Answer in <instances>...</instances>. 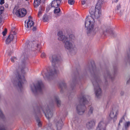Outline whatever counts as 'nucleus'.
Masks as SVG:
<instances>
[{
  "instance_id": "obj_1",
  "label": "nucleus",
  "mask_w": 130,
  "mask_h": 130,
  "mask_svg": "<svg viewBox=\"0 0 130 130\" xmlns=\"http://www.w3.org/2000/svg\"><path fill=\"white\" fill-rule=\"evenodd\" d=\"M104 0H98L95 9L91 8L89 10L91 16L87 17L85 22V26L87 28V34L88 36L94 35L98 32L99 29L98 27H94V19H98L101 16V8Z\"/></svg>"
},
{
  "instance_id": "obj_2",
  "label": "nucleus",
  "mask_w": 130,
  "mask_h": 130,
  "mask_svg": "<svg viewBox=\"0 0 130 130\" xmlns=\"http://www.w3.org/2000/svg\"><path fill=\"white\" fill-rule=\"evenodd\" d=\"M62 31H60L58 32L57 35L59 37L58 40L64 42V47L66 49L73 51L75 49V48L73 47L71 41L74 40L75 38L74 36L73 35H70L69 36V38H68L65 37L64 36L62 35Z\"/></svg>"
},
{
  "instance_id": "obj_3",
  "label": "nucleus",
  "mask_w": 130,
  "mask_h": 130,
  "mask_svg": "<svg viewBox=\"0 0 130 130\" xmlns=\"http://www.w3.org/2000/svg\"><path fill=\"white\" fill-rule=\"evenodd\" d=\"M50 59L52 62L53 67L50 70L49 72H48L47 73H45L44 71H43L42 72V74L44 78H48L50 76H52L57 73V71L56 69V68L54 66V63L57 61L56 56L55 55H51L50 57Z\"/></svg>"
},
{
  "instance_id": "obj_4",
  "label": "nucleus",
  "mask_w": 130,
  "mask_h": 130,
  "mask_svg": "<svg viewBox=\"0 0 130 130\" xmlns=\"http://www.w3.org/2000/svg\"><path fill=\"white\" fill-rule=\"evenodd\" d=\"M87 96H85V95H82V98H80V102H82V103L84 104L83 105L80 104L77 105V111L78 114L80 115H82L84 112L85 109L86 108L84 105V104H88L89 102L86 99V98Z\"/></svg>"
},
{
  "instance_id": "obj_5",
  "label": "nucleus",
  "mask_w": 130,
  "mask_h": 130,
  "mask_svg": "<svg viewBox=\"0 0 130 130\" xmlns=\"http://www.w3.org/2000/svg\"><path fill=\"white\" fill-rule=\"evenodd\" d=\"M43 87V85L41 81L38 82L36 85L32 83L31 86V89L33 92H36L37 91H40Z\"/></svg>"
},
{
  "instance_id": "obj_6",
  "label": "nucleus",
  "mask_w": 130,
  "mask_h": 130,
  "mask_svg": "<svg viewBox=\"0 0 130 130\" xmlns=\"http://www.w3.org/2000/svg\"><path fill=\"white\" fill-rule=\"evenodd\" d=\"M93 85L94 87V90L96 96L98 98L101 94V90L100 88L99 83V81L95 80L92 81Z\"/></svg>"
},
{
  "instance_id": "obj_7",
  "label": "nucleus",
  "mask_w": 130,
  "mask_h": 130,
  "mask_svg": "<svg viewBox=\"0 0 130 130\" xmlns=\"http://www.w3.org/2000/svg\"><path fill=\"white\" fill-rule=\"evenodd\" d=\"M17 77L18 78V86L20 89H21L23 85V84L26 82L24 76L22 75L21 76L19 74V73H17Z\"/></svg>"
},
{
  "instance_id": "obj_8",
  "label": "nucleus",
  "mask_w": 130,
  "mask_h": 130,
  "mask_svg": "<svg viewBox=\"0 0 130 130\" xmlns=\"http://www.w3.org/2000/svg\"><path fill=\"white\" fill-rule=\"evenodd\" d=\"M16 33L14 31H12L10 32V34L8 36V38L6 40V42L7 44H8L10 43L13 39L14 40H17V36L16 35Z\"/></svg>"
},
{
  "instance_id": "obj_9",
  "label": "nucleus",
  "mask_w": 130,
  "mask_h": 130,
  "mask_svg": "<svg viewBox=\"0 0 130 130\" xmlns=\"http://www.w3.org/2000/svg\"><path fill=\"white\" fill-rule=\"evenodd\" d=\"M27 13L26 10L24 8L20 9L17 10L15 13L16 15L19 17H24Z\"/></svg>"
},
{
  "instance_id": "obj_10",
  "label": "nucleus",
  "mask_w": 130,
  "mask_h": 130,
  "mask_svg": "<svg viewBox=\"0 0 130 130\" xmlns=\"http://www.w3.org/2000/svg\"><path fill=\"white\" fill-rule=\"evenodd\" d=\"M118 115V111L117 110H114L111 111L109 115L108 119L109 120L113 119L114 121L117 119V116Z\"/></svg>"
},
{
  "instance_id": "obj_11",
  "label": "nucleus",
  "mask_w": 130,
  "mask_h": 130,
  "mask_svg": "<svg viewBox=\"0 0 130 130\" xmlns=\"http://www.w3.org/2000/svg\"><path fill=\"white\" fill-rule=\"evenodd\" d=\"M43 111L45 113L46 117L48 120L52 117L53 114L52 111H51L48 107L47 108L45 111L43 109Z\"/></svg>"
},
{
  "instance_id": "obj_12",
  "label": "nucleus",
  "mask_w": 130,
  "mask_h": 130,
  "mask_svg": "<svg viewBox=\"0 0 130 130\" xmlns=\"http://www.w3.org/2000/svg\"><path fill=\"white\" fill-rule=\"evenodd\" d=\"M106 124L103 121H101L99 123L96 130H106Z\"/></svg>"
},
{
  "instance_id": "obj_13",
  "label": "nucleus",
  "mask_w": 130,
  "mask_h": 130,
  "mask_svg": "<svg viewBox=\"0 0 130 130\" xmlns=\"http://www.w3.org/2000/svg\"><path fill=\"white\" fill-rule=\"evenodd\" d=\"M95 125V121L92 120L89 121L87 123L86 127L88 129H91L94 127Z\"/></svg>"
},
{
  "instance_id": "obj_14",
  "label": "nucleus",
  "mask_w": 130,
  "mask_h": 130,
  "mask_svg": "<svg viewBox=\"0 0 130 130\" xmlns=\"http://www.w3.org/2000/svg\"><path fill=\"white\" fill-rule=\"evenodd\" d=\"M31 17L29 16V20L26 23H25V26L27 28H30L33 26L34 24V22L32 20Z\"/></svg>"
},
{
  "instance_id": "obj_15",
  "label": "nucleus",
  "mask_w": 130,
  "mask_h": 130,
  "mask_svg": "<svg viewBox=\"0 0 130 130\" xmlns=\"http://www.w3.org/2000/svg\"><path fill=\"white\" fill-rule=\"evenodd\" d=\"M60 3V0H56L52 2L51 4L52 7L55 8L58 7L59 6V4Z\"/></svg>"
},
{
  "instance_id": "obj_16",
  "label": "nucleus",
  "mask_w": 130,
  "mask_h": 130,
  "mask_svg": "<svg viewBox=\"0 0 130 130\" xmlns=\"http://www.w3.org/2000/svg\"><path fill=\"white\" fill-rule=\"evenodd\" d=\"M62 122L61 120L58 122L56 124V126L57 128V129L60 130L62 128Z\"/></svg>"
},
{
  "instance_id": "obj_17",
  "label": "nucleus",
  "mask_w": 130,
  "mask_h": 130,
  "mask_svg": "<svg viewBox=\"0 0 130 130\" xmlns=\"http://www.w3.org/2000/svg\"><path fill=\"white\" fill-rule=\"evenodd\" d=\"M108 33L110 34L111 35H112L114 34V32L112 31H111L110 30H107L106 29V28H105L104 29V31L103 34L106 35Z\"/></svg>"
},
{
  "instance_id": "obj_18",
  "label": "nucleus",
  "mask_w": 130,
  "mask_h": 130,
  "mask_svg": "<svg viewBox=\"0 0 130 130\" xmlns=\"http://www.w3.org/2000/svg\"><path fill=\"white\" fill-rule=\"evenodd\" d=\"M41 0H35L34 5L35 7H37L41 3Z\"/></svg>"
},
{
  "instance_id": "obj_19",
  "label": "nucleus",
  "mask_w": 130,
  "mask_h": 130,
  "mask_svg": "<svg viewBox=\"0 0 130 130\" xmlns=\"http://www.w3.org/2000/svg\"><path fill=\"white\" fill-rule=\"evenodd\" d=\"M44 7H40L39 8V11L38 12V16L39 17L41 16V14H42V12L41 11L44 10Z\"/></svg>"
},
{
  "instance_id": "obj_20",
  "label": "nucleus",
  "mask_w": 130,
  "mask_h": 130,
  "mask_svg": "<svg viewBox=\"0 0 130 130\" xmlns=\"http://www.w3.org/2000/svg\"><path fill=\"white\" fill-rule=\"evenodd\" d=\"M43 20L44 22H46L48 21V17L46 14H45L43 15Z\"/></svg>"
},
{
  "instance_id": "obj_21",
  "label": "nucleus",
  "mask_w": 130,
  "mask_h": 130,
  "mask_svg": "<svg viewBox=\"0 0 130 130\" xmlns=\"http://www.w3.org/2000/svg\"><path fill=\"white\" fill-rule=\"evenodd\" d=\"M55 101L56 102L58 106H59L60 105V101L59 100L58 98L57 97L55 98Z\"/></svg>"
},
{
  "instance_id": "obj_22",
  "label": "nucleus",
  "mask_w": 130,
  "mask_h": 130,
  "mask_svg": "<svg viewBox=\"0 0 130 130\" xmlns=\"http://www.w3.org/2000/svg\"><path fill=\"white\" fill-rule=\"evenodd\" d=\"M54 13L55 14H57L59 13L60 11V8L58 7L55 8L54 10Z\"/></svg>"
},
{
  "instance_id": "obj_23",
  "label": "nucleus",
  "mask_w": 130,
  "mask_h": 130,
  "mask_svg": "<svg viewBox=\"0 0 130 130\" xmlns=\"http://www.w3.org/2000/svg\"><path fill=\"white\" fill-rule=\"evenodd\" d=\"M121 8V6L120 4L118 5L117 6V9H116V11L117 13L120 12V9Z\"/></svg>"
},
{
  "instance_id": "obj_24",
  "label": "nucleus",
  "mask_w": 130,
  "mask_h": 130,
  "mask_svg": "<svg viewBox=\"0 0 130 130\" xmlns=\"http://www.w3.org/2000/svg\"><path fill=\"white\" fill-rule=\"evenodd\" d=\"M93 110V108L92 107H90V109H89V110L88 111V114L89 115H91L92 113Z\"/></svg>"
},
{
  "instance_id": "obj_25",
  "label": "nucleus",
  "mask_w": 130,
  "mask_h": 130,
  "mask_svg": "<svg viewBox=\"0 0 130 130\" xmlns=\"http://www.w3.org/2000/svg\"><path fill=\"white\" fill-rule=\"evenodd\" d=\"M74 0H69L68 1V3L70 5H72L74 4Z\"/></svg>"
},
{
  "instance_id": "obj_26",
  "label": "nucleus",
  "mask_w": 130,
  "mask_h": 130,
  "mask_svg": "<svg viewBox=\"0 0 130 130\" xmlns=\"http://www.w3.org/2000/svg\"><path fill=\"white\" fill-rule=\"evenodd\" d=\"M17 59V58L16 57H12L11 58V61L12 62H14L15 60Z\"/></svg>"
},
{
  "instance_id": "obj_27",
  "label": "nucleus",
  "mask_w": 130,
  "mask_h": 130,
  "mask_svg": "<svg viewBox=\"0 0 130 130\" xmlns=\"http://www.w3.org/2000/svg\"><path fill=\"white\" fill-rule=\"evenodd\" d=\"M7 31V29L6 28L4 30L3 32V36H5L6 34Z\"/></svg>"
},
{
  "instance_id": "obj_28",
  "label": "nucleus",
  "mask_w": 130,
  "mask_h": 130,
  "mask_svg": "<svg viewBox=\"0 0 130 130\" xmlns=\"http://www.w3.org/2000/svg\"><path fill=\"white\" fill-rule=\"evenodd\" d=\"M3 8L2 7H0V15L3 12Z\"/></svg>"
},
{
  "instance_id": "obj_29",
  "label": "nucleus",
  "mask_w": 130,
  "mask_h": 130,
  "mask_svg": "<svg viewBox=\"0 0 130 130\" xmlns=\"http://www.w3.org/2000/svg\"><path fill=\"white\" fill-rule=\"evenodd\" d=\"M27 68L25 67V66H24L23 67H22V69H21V71L22 72H23L24 70H25L26 69H27Z\"/></svg>"
},
{
  "instance_id": "obj_30",
  "label": "nucleus",
  "mask_w": 130,
  "mask_h": 130,
  "mask_svg": "<svg viewBox=\"0 0 130 130\" xmlns=\"http://www.w3.org/2000/svg\"><path fill=\"white\" fill-rule=\"evenodd\" d=\"M45 55H46L45 54V53H42V54H41V57H42V58H43L45 57Z\"/></svg>"
},
{
  "instance_id": "obj_31",
  "label": "nucleus",
  "mask_w": 130,
  "mask_h": 130,
  "mask_svg": "<svg viewBox=\"0 0 130 130\" xmlns=\"http://www.w3.org/2000/svg\"><path fill=\"white\" fill-rule=\"evenodd\" d=\"M4 0H1L0 4L1 5H3L4 3Z\"/></svg>"
},
{
  "instance_id": "obj_32",
  "label": "nucleus",
  "mask_w": 130,
  "mask_h": 130,
  "mask_svg": "<svg viewBox=\"0 0 130 130\" xmlns=\"http://www.w3.org/2000/svg\"><path fill=\"white\" fill-rule=\"evenodd\" d=\"M0 116L1 117H3V113L1 111V110L0 109Z\"/></svg>"
},
{
  "instance_id": "obj_33",
  "label": "nucleus",
  "mask_w": 130,
  "mask_h": 130,
  "mask_svg": "<svg viewBox=\"0 0 130 130\" xmlns=\"http://www.w3.org/2000/svg\"><path fill=\"white\" fill-rule=\"evenodd\" d=\"M86 0H82V5L86 3Z\"/></svg>"
},
{
  "instance_id": "obj_34",
  "label": "nucleus",
  "mask_w": 130,
  "mask_h": 130,
  "mask_svg": "<svg viewBox=\"0 0 130 130\" xmlns=\"http://www.w3.org/2000/svg\"><path fill=\"white\" fill-rule=\"evenodd\" d=\"M38 125L40 127L42 126V124L41 122H39L38 123Z\"/></svg>"
},
{
  "instance_id": "obj_35",
  "label": "nucleus",
  "mask_w": 130,
  "mask_h": 130,
  "mask_svg": "<svg viewBox=\"0 0 130 130\" xmlns=\"http://www.w3.org/2000/svg\"><path fill=\"white\" fill-rule=\"evenodd\" d=\"M0 130H6L4 127H0Z\"/></svg>"
},
{
  "instance_id": "obj_36",
  "label": "nucleus",
  "mask_w": 130,
  "mask_h": 130,
  "mask_svg": "<svg viewBox=\"0 0 130 130\" xmlns=\"http://www.w3.org/2000/svg\"><path fill=\"white\" fill-rule=\"evenodd\" d=\"M122 119H121L120 121H119V124H118V125L119 126L120 125V123H122Z\"/></svg>"
},
{
  "instance_id": "obj_37",
  "label": "nucleus",
  "mask_w": 130,
  "mask_h": 130,
  "mask_svg": "<svg viewBox=\"0 0 130 130\" xmlns=\"http://www.w3.org/2000/svg\"><path fill=\"white\" fill-rule=\"evenodd\" d=\"M37 28L36 27H34L32 30L33 31H35L36 30Z\"/></svg>"
},
{
  "instance_id": "obj_38",
  "label": "nucleus",
  "mask_w": 130,
  "mask_h": 130,
  "mask_svg": "<svg viewBox=\"0 0 130 130\" xmlns=\"http://www.w3.org/2000/svg\"><path fill=\"white\" fill-rule=\"evenodd\" d=\"M128 53L129 55L130 56V51L129 49L128 50Z\"/></svg>"
},
{
  "instance_id": "obj_39",
  "label": "nucleus",
  "mask_w": 130,
  "mask_h": 130,
  "mask_svg": "<svg viewBox=\"0 0 130 130\" xmlns=\"http://www.w3.org/2000/svg\"><path fill=\"white\" fill-rule=\"evenodd\" d=\"M2 21V19L0 18V23Z\"/></svg>"
},
{
  "instance_id": "obj_40",
  "label": "nucleus",
  "mask_w": 130,
  "mask_h": 130,
  "mask_svg": "<svg viewBox=\"0 0 130 130\" xmlns=\"http://www.w3.org/2000/svg\"><path fill=\"white\" fill-rule=\"evenodd\" d=\"M39 45L37 44V48H38V46H39Z\"/></svg>"
},
{
  "instance_id": "obj_41",
  "label": "nucleus",
  "mask_w": 130,
  "mask_h": 130,
  "mask_svg": "<svg viewBox=\"0 0 130 130\" xmlns=\"http://www.w3.org/2000/svg\"><path fill=\"white\" fill-rule=\"evenodd\" d=\"M119 0H116V1H115V3H117L118 1Z\"/></svg>"
},
{
  "instance_id": "obj_42",
  "label": "nucleus",
  "mask_w": 130,
  "mask_h": 130,
  "mask_svg": "<svg viewBox=\"0 0 130 130\" xmlns=\"http://www.w3.org/2000/svg\"><path fill=\"white\" fill-rule=\"evenodd\" d=\"M130 80L129 79V80H128L127 81V84H128V83L129 82V81Z\"/></svg>"
},
{
  "instance_id": "obj_43",
  "label": "nucleus",
  "mask_w": 130,
  "mask_h": 130,
  "mask_svg": "<svg viewBox=\"0 0 130 130\" xmlns=\"http://www.w3.org/2000/svg\"><path fill=\"white\" fill-rule=\"evenodd\" d=\"M31 45H32V43H31Z\"/></svg>"
},
{
  "instance_id": "obj_44",
  "label": "nucleus",
  "mask_w": 130,
  "mask_h": 130,
  "mask_svg": "<svg viewBox=\"0 0 130 130\" xmlns=\"http://www.w3.org/2000/svg\"><path fill=\"white\" fill-rule=\"evenodd\" d=\"M43 3L44 4V2H43Z\"/></svg>"
}]
</instances>
